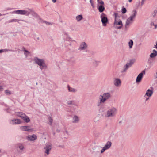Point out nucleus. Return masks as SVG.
Segmentation results:
<instances>
[{
  "instance_id": "obj_1",
  "label": "nucleus",
  "mask_w": 157,
  "mask_h": 157,
  "mask_svg": "<svg viewBox=\"0 0 157 157\" xmlns=\"http://www.w3.org/2000/svg\"><path fill=\"white\" fill-rule=\"evenodd\" d=\"M13 13L17 14L25 15L27 16H28L30 14H31L36 20H38L40 19L38 15L34 11L30 9H28L27 10H15L13 12Z\"/></svg>"
},
{
  "instance_id": "obj_2",
  "label": "nucleus",
  "mask_w": 157,
  "mask_h": 157,
  "mask_svg": "<svg viewBox=\"0 0 157 157\" xmlns=\"http://www.w3.org/2000/svg\"><path fill=\"white\" fill-rule=\"evenodd\" d=\"M111 97V94L109 92L104 93L100 95L99 96V101L97 103V106H100L109 99Z\"/></svg>"
},
{
  "instance_id": "obj_3",
  "label": "nucleus",
  "mask_w": 157,
  "mask_h": 157,
  "mask_svg": "<svg viewBox=\"0 0 157 157\" xmlns=\"http://www.w3.org/2000/svg\"><path fill=\"white\" fill-rule=\"evenodd\" d=\"M137 13L136 10H133L132 11V14L127 19L125 25V30H127L130 25L132 23L134 19L135 18L137 15Z\"/></svg>"
},
{
  "instance_id": "obj_4",
  "label": "nucleus",
  "mask_w": 157,
  "mask_h": 157,
  "mask_svg": "<svg viewBox=\"0 0 157 157\" xmlns=\"http://www.w3.org/2000/svg\"><path fill=\"white\" fill-rule=\"evenodd\" d=\"M34 61L35 63L39 66L41 70H45L47 68V66L44 60L35 57L34 59Z\"/></svg>"
},
{
  "instance_id": "obj_5",
  "label": "nucleus",
  "mask_w": 157,
  "mask_h": 157,
  "mask_svg": "<svg viewBox=\"0 0 157 157\" xmlns=\"http://www.w3.org/2000/svg\"><path fill=\"white\" fill-rule=\"evenodd\" d=\"M117 113V109L112 107L109 109L106 112L105 116L106 117H115Z\"/></svg>"
},
{
  "instance_id": "obj_6",
  "label": "nucleus",
  "mask_w": 157,
  "mask_h": 157,
  "mask_svg": "<svg viewBox=\"0 0 157 157\" xmlns=\"http://www.w3.org/2000/svg\"><path fill=\"white\" fill-rule=\"evenodd\" d=\"M122 21L120 19L114 20V27L116 29H120L123 26Z\"/></svg>"
},
{
  "instance_id": "obj_7",
  "label": "nucleus",
  "mask_w": 157,
  "mask_h": 157,
  "mask_svg": "<svg viewBox=\"0 0 157 157\" xmlns=\"http://www.w3.org/2000/svg\"><path fill=\"white\" fill-rule=\"evenodd\" d=\"M100 18L103 26H105L107 25V23L108 22V20L106 15L103 13H101L100 15Z\"/></svg>"
},
{
  "instance_id": "obj_8",
  "label": "nucleus",
  "mask_w": 157,
  "mask_h": 157,
  "mask_svg": "<svg viewBox=\"0 0 157 157\" xmlns=\"http://www.w3.org/2000/svg\"><path fill=\"white\" fill-rule=\"evenodd\" d=\"M112 142L111 141H108L105 144L104 146L101 150V153H103L105 151L109 149L112 146Z\"/></svg>"
},
{
  "instance_id": "obj_9",
  "label": "nucleus",
  "mask_w": 157,
  "mask_h": 157,
  "mask_svg": "<svg viewBox=\"0 0 157 157\" xmlns=\"http://www.w3.org/2000/svg\"><path fill=\"white\" fill-rule=\"evenodd\" d=\"M52 149V145L50 143H47L44 147V153L48 155L49 154V151Z\"/></svg>"
},
{
  "instance_id": "obj_10",
  "label": "nucleus",
  "mask_w": 157,
  "mask_h": 157,
  "mask_svg": "<svg viewBox=\"0 0 157 157\" xmlns=\"http://www.w3.org/2000/svg\"><path fill=\"white\" fill-rule=\"evenodd\" d=\"M145 73V70H143L137 76L136 80V83L140 82L141 81L144 74Z\"/></svg>"
},
{
  "instance_id": "obj_11",
  "label": "nucleus",
  "mask_w": 157,
  "mask_h": 157,
  "mask_svg": "<svg viewBox=\"0 0 157 157\" xmlns=\"http://www.w3.org/2000/svg\"><path fill=\"white\" fill-rule=\"evenodd\" d=\"M80 120V117L76 115H74L72 118V122L74 124L78 123Z\"/></svg>"
},
{
  "instance_id": "obj_12",
  "label": "nucleus",
  "mask_w": 157,
  "mask_h": 157,
  "mask_svg": "<svg viewBox=\"0 0 157 157\" xmlns=\"http://www.w3.org/2000/svg\"><path fill=\"white\" fill-rule=\"evenodd\" d=\"M23 21L26 23H28V22L27 21L21 19H13L10 20L9 21V23H12L13 22H17L19 24H21V22Z\"/></svg>"
},
{
  "instance_id": "obj_13",
  "label": "nucleus",
  "mask_w": 157,
  "mask_h": 157,
  "mask_svg": "<svg viewBox=\"0 0 157 157\" xmlns=\"http://www.w3.org/2000/svg\"><path fill=\"white\" fill-rule=\"evenodd\" d=\"M121 81L118 78H114L113 81V84L117 87H120L121 85Z\"/></svg>"
},
{
  "instance_id": "obj_14",
  "label": "nucleus",
  "mask_w": 157,
  "mask_h": 157,
  "mask_svg": "<svg viewBox=\"0 0 157 157\" xmlns=\"http://www.w3.org/2000/svg\"><path fill=\"white\" fill-rule=\"evenodd\" d=\"M20 128L22 131L28 132H31L33 130V129L29 126H21L20 127Z\"/></svg>"
},
{
  "instance_id": "obj_15",
  "label": "nucleus",
  "mask_w": 157,
  "mask_h": 157,
  "mask_svg": "<svg viewBox=\"0 0 157 157\" xmlns=\"http://www.w3.org/2000/svg\"><path fill=\"white\" fill-rule=\"evenodd\" d=\"M87 45L85 42H82L81 43L78 50L80 51L85 50L87 48Z\"/></svg>"
},
{
  "instance_id": "obj_16",
  "label": "nucleus",
  "mask_w": 157,
  "mask_h": 157,
  "mask_svg": "<svg viewBox=\"0 0 157 157\" xmlns=\"http://www.w3.org/2000/svg\"><path fill=\"white\" fill-rule=\"evenodd\" d=\"M21 121L18 119H14L11 120L10 121V123L12 124H19L21 123Z\"/></svg>"
},
{
  "instance_id": "obj_17",
  "label": "nucleus",
  "mask_w": 157,
  "mask_h": 157,
  "mask_svg": "<svg viewBox=\"0 0 157 157\" xmlns=\"http://www.w3.org/2000/svg\"><path fill=\"white\" fill-rule=\"evenodd\" d=\"M37 138V136L35 134L32 135H29L27 137V140L29 141H33Z\"/></svg>"
},
{
  "instance_id": "obj_18",
  "label": "nucleus",
  "mask_w": 157,
  "mask_h": 157,
  "mask_svg": "<svg viewBox=\"0 0 157 157\" xmlns=\"http://www.w3.org/2000/svg\"><path fill=\"white\" fill-rule=\"evenodd\" d=\"M153 93V91L152 90L149 89L146 91L144 97H145L146 96H147L148 97H150L152 96Z\"/></svg>"
},
{
  "instance_id": "obj_19",
  "label": "nucleus",
  "mask_w": 157,
  "mask_h": 157,
  "mask_svg": "<svg viewBox=\"0 0 157 157\" xmlns=\"http://www.w3.org/2000/svg\"><path fill=\"white\" fill-rule=\"evenodd\" d=\"M67 88L68 91L69 92L72 93H75L77 92V90L73 88L70 87L69 85L67 86Z\"/></svg>"
},
{
  "instance_id": "obj_20",
  "label": "nucleus",
  "mask_w": 157,
  "mask_h": 157,
  "mask_svg": "<svg viewBox=\"0 0 157 157\" xmlns=\"http://www.w3.org/2000/svg\"><path fill=\"white\" fill-rule=\"evenodd\" d=\"M157 55V51L154 49L153 50V52L151 53L150 56L151 58L155 57Z\"/></svg>"
},
{
  "instance_id": "obj_21",
  "label": "nucleus",
  "mask_w": 157,
  "mask_h": 157,
  "mask_svg": "<svg viewBox=\"0 0 157 157\" xmlns=\"http://www.w3.org/2000/svg\"><path fill=\"white\" fill-rule=\"evenodd\" d=\"M67 103L68 105H75L76 106H78V105L76 104L75 101L73 100H68L67 101Z\"/></svg>"
},
{
  "instance_id": "obj_22",
  "label": "nucleus",
  "mask_w": 157,
  "mask_h": 157,
  "mask_svg": "<svg viewBox=\"0 0 157 157\" xmlns=\"http://www.w3.org/2000/svg\"><path fill=\"white\" fill-rule=\"evenodd\" d=\"M83 18L82 15H78L76 17V21L78 22L80 21L81 20H82Z\"/></svg>"
},
{
  "instance_id": "obj_23",
  "label": "nucleus",
  "mask_w": 157,
  "mask_h": 157,
  "mask_svg": "<svg viewBox=\"0 0 157 157\" xmlns=\"http://www.w3.org/2000/svg\"><path fill=\"white\" fill-rule=\"evenodd\" d=\"M100 12H103L105 10V7L103 5H101L98 8Z\"/></svg>"
},
{
  "instance_id": "obj_24",
  "label": "nucleus",
  "mask_w": 157,
  "mask_h": 157,
  "mask_svg": "<svg viewBox=\"0 0 157 157\" xmlns=\"http://www.w3.org/2000/svg\"><path fill=\"white\" fill-rule=\"evenodd\" d=\"M4 86V85L3 82L0 81V92L3 90Z\"/></svg>"
},
{
  "instance_id": "obj_25",
  "label": "nucleus",
  "mask_w": 157,
  "mask_h": 157,
  "mask_svg": "<svg viewBox=\"0 0 157 157\" xmlns=\"http://www.w3.org/2000/svg\"><path fill=\"white\" fill-rule=\"evenodd\" d=\"M135 59H132L130 60L129 63L126 64L129 67H131L135 62Z\"/></svg>"
},
{
  "instance_id": "obj_26",
  "label": "nucleus",
  "mask_w": 157,
  "mask_h": 157,
  "mask_svg": "<svg viewBox=\"0 0 157 157\" xmlns=\"http://www.w3.org/2000/svg\"><path fill=\"white\" fill-rule=\"evenodd\" d=\"M129 67L126 64L123 67V68L122 69V71H121V72L124 73L126 72L128 68Z\"/></svg>"
},
{
  "instance_id": "obj_27",
  "label": "nucleus",
  "mask_w": 157,
  "mask_h": 157,
  "mask_svg": "<svg viewBox=\"0 0 157 157\" xmlns=\"http://www.w3.org/2000/svg\"><path fill=\"white\" fill-rule=\"evenodd\" d=\"M129 48L130 49H131L132 48L133 45V41L132 40H130L128 42Z\"/></svg>"
},
{
  "instance_id": "obj_28",
  "label": "nucleus",
  "mask_w": 157,
  "mask_h": 157,
  "mask_svg": "<svg viewBox=\"0 0 157 157\" xmlns=\"http://www.w3.org/2000/svg\"><path fill=\"white\" fill-rule=\"evenodd\" d=\"M22 119L26 123L29 122L30 121L29 117L25 115L24 116V118Z\"/></svg>"
},
{
  "instance_id": "obj_29",
  "label": "nucleus",
  "mask_w": 157,
  "mask_h": 157,
  "mask_svg": "<svg viewBox=\"0 0 157 157\" xmlns=\"http://www.w3.org/2000/svg\"><path fill=\"white\" fill-rule=\"evenodd\" d=\"M25 114L22 112H18L17 113V116L20 117L22 119L24 118V116L25 115Z\"/></svg>"
},
{
  "instance_id": "obj_30",
  "label": "nucleus",
  "mask_w": 157,
  "mask_h": 157,
  "mask_svg": "<svg viewBox=\"0 0 157 157\" xmlns=\"http://www.w3.org/2000/svg\"><path fill=\"white\" fill-rule=\"evenodd\" d=\"M23 51L24 52V55L26 56V57H27L28 55L29 54L30 52L24 48H23Z\"/></svg>"
},
{
  "instance_id": "obj_31",
  "label": "nucleus",
  "mask_w": 157,
  "mask_h": 157,
  "mask_svg": "<svg viewBox=\"0 0 157 157\" xmlns=\"http://www.w3.org/2000/svg\"><path fill=\"white\" fill-rule=\"evenodd\" d=\"M4 92L7 95H10L12 93L11 91L7 90H5Z\"/></svg>"
},
{
  "instance_id": "obj_32",
  "label": "nucleus",
  "mask_w": 157,
  "mask_h": 157,
  "mask_svg": "<svg viewBox=\"0 0 157 157\" xmlns=\"http://www.w3.org/2000/svg\"><path fill=\"white\" fill-rule=\"evenodd\" d=\"M93 63L94 66L97 67L99 65V62L97 61H94L93 62Z\"/></svg>"
},
{
  "instance_id": "obj_33",
  "label": "nucleus",
  "mask_w": 157,
  "mask_h": 157,
  "mask_svg": "<svg viewBox=\"0 0 157 157\" xmlns=\"http://www.w3.org/2000/svg\"><path fill=\"white\" fill-rule=\"evenodd\" d=\"M17 146L21 150H23L24 148V146L22 144H17Z\"/></svg>"
},
{
  "instance_id": "obj_34",
  "label": "nucleus",
  "mask_w": 157,
  "mask_h": 157,
  "mask_svg": "<svg viewBox=\"0 0 157 157\" xmlns=\"http://www.w3.org/2000/svg\"><path fill=\"white\" fill-rule=\"evenodd\" d=\"M100 120V117L98 116H96L94 119V121L96 122H97Z\"/></svg>"
},
{
  "instance_id": "obj_35",
  "label": "nucleus",
  "mask_w": 157,
  "mask_h": 157,
  "mask_svg": "<svg viewBox=\"0 0 157 157\" xmlns=\"http://www.w3.org/2000/svg\"><path fill=\"white\" fill-rule=\"evenodd\" d=\"M157 13V11L156 10H154L152 13L151 14V16L153 17H155L156 16V14Z\"/></svg>"
},
{
  "instance_id": "obj_36",
  "label": "nucleus",
  "mask_w": 157,
  "mask_h": 157,
  "mask_svg": "<svg viewBox=\"0 0 157 157\" xmlns=\"http://www.w3.org/2000/svg\"><path fill=\"white\" fill-rule=\"evenodd\" d=\"M49 124L50 125H51L53 122V119L51 117H49L48 118Z\"/></svg>"
},
{
  "instance_id": "obj_37",
  "label": "nucleus",
  "mask_w": 157,
  "mask_h": 157,
  "mask_svg": "<svg viewBox=\"0 0 157 157\" xmlns=\"http://www.w3.org/2000/svg\"><path fill=\"white\" fill-rule=\"evenodd\" d=\"M65 41H71V39L68 36H67L66 38H65Z\"/></svg>"
},
{
  "instance_id": "obj_38",
  "label": "nucleus",
  "mask_w": 157,
  "mask_h": 157,
  "mask_svg": "<svg viewBox=\"0 0 157 157\" xmlns=\"http://www.w3.org/2000/svg\"><path fill=\"white\" fill-rule=\"evenodd\" d=\"M126 9L124 7H123L122 9V13L123 14L125 13L126 12Z\"/></svg>"
},
{
  "instance_id": "obj_39",
  "label": "nucleus",
  "mask_w": 157,
  "mask_h": 157,
  "mask_svg": "<svg viewBox=\"0 0 157 157\" xmlns=\"http://www.w3.org/2000/svg\"><path fill=\"white\" fill-rule=\"evenodd\" d=\"M97 2L98 3V4H100L101 5H103L104 4L103 2L101 0L100 1L99 0V2ZM98 6H99V4L98 5Z\"/></svg>"
},
{
  "instance_id": "obj_40",
  "label": "nucleus",
  "mask_w": 157,
  "mask_h": 157,
  "mask_svg": "<svg viewBox=\"0 0 157 157\" xmlns=\"http://www.w3.org/2000/svg\"><path fill=\"white\" fill-rule=\"evenodd\" d=\"M114 20L118 19L117 17H118V14L117 13H114Z\"/></svg>"
},
{
  "instance_id": "obj_41",
  "label": "nucleus",
  "mask_w": 157,
  "mask_h": 157,
  "mask_svg": "<svg viewBox=\"0 0 157 157\" xmlns=\"http://www.w3.org/2000/svg\"><path fill=\"white\" fill-rule=\"evenodd\" d=\"M90 2L91 6L93 7V8L94 7L93 2L92 0H90Z\"/></svg>"
},
{
  "instance_id": "obj_42",
  "label": "nucleus",
  "mask_w": 157,
  "mask_h": 157,
  "mask_svg": "<svg viewBox=\"0 0 157 157\" xmlns=\"http://www.w3.org/2000/svg\"><path fill=\"white\" fill-rule=\"evenodd\" d=\"M145 2V1L141 0V6H143L144 4V2Z\"/></svg>"
},
{
  "instance_id": "obj_43",
  "label": "nucleus",
  "mask_w": 157,
  "mask_h": 157,
  "mask_svg": "<svg viewBox=\"0 0 157 157\" xmlns=\"http://www.w3.org/2000/svg\"><path fill=\"white\" fill-rule=\"evenodd\" d=\"M153 25L154 26L155 29H156L157 28V24H154V23H153Z\"/></svg>"
},
{
  "instance_id": "obj_44",
  "label": "nucleus",
  "mask_w": 157,
  "mask_h": 157,
  "mask_svg": "<svg viewBox=\"0 0 157 157\" xmlns=\"http://www.w3.org/2000/svg\"><path fill=\"white\" fill-rule=\"evenodd\" d=\"M35 40L37 41V40H40V39L39 37H37L36 38H35Z\"/></svg>"
},
{
  "instance_id": "obj_45",
  "label": "nucleus",
  "mask_w": 157,
  "mask_h": 157,
  "mask_svg": "<svg viewBox=\"0 0 157 157\" xmlns=\"http://www.w3.org/2000/svg\"><path fill=\"white\" fill-rule=\"evenodd\" d=\"M156 46H157V45H156V44L154 45V48L157 49V48L156 47Z\"/></svg>"
},
{
  "instance_id": "obj_46",
  "label": "nucleus",
  "mask_w": 157,
  "mask_h": 157,
  "mask_svg": "<svg viewBox=\"0 0 157 157\" xmlns=\"http://www.w3.org/2000/svg\"><path fill=\"white\" fill-rule=\"evenodd\" d=\"M4 52V51L3 50H2V49L0 50V53L2 52Z\"/></svg>"
},
{
  "instance_id": "obj_47",
  "label": "nucleus",
  "mask_w": 157,
  "mask_h": 157,
  "mask_svg": "<svg viewBox=\"0 0 157 157\" xmlns=\"http://www.w3.org/2000/svg\"><path fill=\"white\" fill-rule=\"evenodd\" d=\"M53 3H55L56 2V0H52Z\"/></svg>"
},
{
  "instance_id": "obj_48",
  "label": "nucleus",
  "mask_w": 157,
  "mask_h": 157,
  "mask_svg": "<svg viewBox=\"0 0 157 157\" xmlns=\"http://www.w3.org/2000/svg\"><path fill=\"white\" fill-rule=\"evenodd\" d=\"M149 97L147 98H146V100H145V101H147V100H148L149 99Z\"/></svg>"
},
{
  "instance_id": "obj_49",
  "label": "nucleus",
  "mask_w": 157,
  "mask_h": 157,
  "mask_svg": "<svg viewBox=\"0 0 157 157\" xmlns=\"http://www.w3.org/2000/svg\"><path fill=\"white\" fill-rule=\"evenodd\" d=\"M128 1L129 2H132V0H128Z\"/></svg>"
},
{
  "instance_id": "obj_50",
  "label": "nucleus",
  "mask_w": 157,
  "mask_h": 157,
  "mask_svg": "<svg viewBox=\"0 0 157 157\" xmlns=\"http://www.w3.org/2000/svg\"><path fill=\"white\" fill-rule=\"evenodd\" d=\"M45 23H46L47 24H48L49 25H50L51 24L50 23H48V22H45Z\"/></svg>"
},
{
  "instance_id": "obj_51",
  "label": "nucleus",
  "mask_w": 157,
  "mask_h": 157,
  "mask_svg": "<svg viewBox=\"0 0 157 157\" xmlns=\"http://www.w3.org/2000/svg\"><path fill=\"white\" fill-rule=\"evenodd\" d=\"M155 44L156 45H157L156 46V47L157 48V41L155 42Z\"/></svg>"
},
{
  "instance_id": "obj_52",
  "label": "nucleus",
  "mask_w": 157,
  "mask_h": 157,
  "mask_svg": "<svg viewBox=\"0 0 157 157\" xmlns=\"http://www.w3.org/2000/svg\"><path fill=\"white\" fill-rule=\"evenodd\" d=\"M2 14L0 13V16H2Z\"/></svg>"
},
{
  "instance_id": "obj_53",
  "label": "nucleus",
  "mask_w": 157,
  "mask_h": 157,
  "mask_svg": "<svg viewBox=\"0 0 157 157\" xmlns=\"http://www.w3.org/2000/svg\"><path fill=\"white\" fill-rule=\"evenodd\" d=\"M153 23H151V25H153Z\"/></svg>"
},
{
  "instance_id": "obj_54",
  "label": "nucleus",
  "mask_w": 157,
  "mask_h": 157,
  "mask_svg": "<svg viewBox=\"0 0 157 157\" xmlns=\"http://www.w3.org/2000/svg\"><path fill=\"white\" fill-rule=\"evenodd\" d=\"M156 84H157V80H156Z\"/></svg>"
},
{
  "instance_id": "obj_55",
  "label": "nucleus",
  "mask_w": 157,
  "mask_h": 157,
  "mask_svg": "<svg viewBox=\"0 0 157 157\" xmlns=\"http://www.w3.org/2000/svg\"><path fill=\"white\" fill-rule=\"evenodd\" d=\"M1 149H0V152H1Z\"/></svg>"
}]
</instances>
